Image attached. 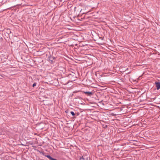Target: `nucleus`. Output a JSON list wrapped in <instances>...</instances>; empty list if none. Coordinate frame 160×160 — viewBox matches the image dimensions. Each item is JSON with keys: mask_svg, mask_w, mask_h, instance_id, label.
<instances>
[{"mask_svg": "<svg viewBox=\"0 0 160 160\" xmlns=\"http://www.w3.org/2000/svg\"><path fill=\"white\" fill-rule=\"evenodd\" d=\"M155 84L157 89H159L160 88V83L159 82H155Z\"/></svg>", "mask_w": 160, "mask_h": 160, "instance_id": "obj_1", "label": "nucleus"}, {"mask_svg": "<svg viewBox=\"0 0 160 160\" xmlns=\"http://www.w3.org/2000/svg\"><path fill=\"white\" fill-rule=\"evenodd\" d=\"M45 156L48 158L50 160H57L51 157L50 156L48 155H46Z\"/></svg>", "mask_w": 160, "mask_h": 160, "instance_id": "obj_2", "label": "nucleus"}, {"mask_svg": "<svg viewBox=\"0 0 160 160\" xmlns=\"http://www.w3.org/2000/svg\"><path fill=\"white\" fill-rule=\"evenodd\" d=\"M84 93L86 94H88L89 95H91L92 94V92H84Z\"/></svg>", "mask_w": 160, "mask_h": 160, "instance_id": "obj_3", "label": "nucleus"}, {"mask_svg": "<svg viewBox=\"0 0 160 160\" xmlns=\"http://www.w3.org/2000/svg\"><path fill=\"white\" fill-rule=\"evenodd\" d=\"M70 113L72 116H74L75 115V113L73 112H71Z\"/></svg>", "mask_w": 160, "mask_h": 160, "instance_id": "obj_4", "label": "nucleus"}, {"mask_svg": "<svg viewBox=\"0 0 160 160\" xmlns=\"http://www.w3.org/2000/svg\"><path fill=\"white\" fill-rule=\"evenodd\" d=\"M36 83H34L33 84L32 86H33V87H34L36 86Z\"/></svg>", "mask_w": 160, "mask_h": 160, "instance_id": "obj_5", "label": "nucleus"}, {"mask_svg": "<svg viewBox=\"0 0 160 160\" xmlns=\"http://www.w3.org/2000/svg\"><path fill=\"white\" fill-rule=\"evenodd\" d=\"M83 159V158H81V159Z\"/></svg>", "mask_w": 160, "mask_h": 160, "instance_id": "obj_6", "label": "nucleus"}]
</instances>
